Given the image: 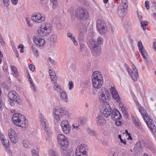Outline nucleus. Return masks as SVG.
I'll use <instances>...</instances> for the list:
<instances>
[{"label":"nucleus","mask_w":156,"mask_h":156,"mask_svg":"<svg viewBox=\"0 0 156 156\" xmlns=\"http://www.w3.org/2000/svg\"><path fill=\"white\" fill-rule=\"evenodd\" d=\"M55 83L54 88L55 90H58V89L59 88V84L58 83L56 82Z\"/></svg>","instance_id":"4d7b16f0"},{"label":"nucleus","mask_w":156,"mask_h":156,"mask_svg":"<svg viewBox=\"0 0 156 156\" xmlns=\"http://www.w3.org/2000/svg\"><path fill=\"white\" fill-rule=\"evenodd\" d=\"M49 154L50 156H55V153L52 150H50L49 151Z\"/></svg>","instance_id":"e2e57ef3"},{"label":"nucleus","mask_w":156,"mask_h":156,"mask_svg":"<svg viewBox=\"0 0 156 156\" xmlns=\"http://www.w3.org/2000/svg\"><path fill=\"white\" fill-rule=\"evenodd\" d=\"M61 127H69V124L66 120H63L61 123Z\"/></svg>","instance_id":"c9c22d12"},{"label":"nucleus","mask_w":156,"mask_h":156,"mask_svg":"<svg viewBox=\"0 0 156 156\" xmlns=\"http://www.w3.org/2000/svg\"><path fill=\"white\" fill-rule=\"evenodd\" d=\"M90 47L93 54L94 55L100 54L101 52V47L93 39L90 41Z\"/></svg>","instance_id":"1a4fd4ad"},{"label":"nucleus","mask_w":156,"mask_h":156,"mask_svg":"<svg viewBox=\"0 0 156 156\" xmlns=\"http://www.w3.org/2000/svg\"><path fill=\"white\" fill-rule=\"evenodd\" d=\"M12 121L14 124L19 127H24L28 126V122L25 117L19 113L13 115L12 117Z\"/></svg>","instance_id":"f03ea898"},{"label":"nucleus","mask_w":156,"mask_h":156,"mask_svg":"<svg viewBox=\"0 0 156 156\" xmlns=\"http://www.w3.org/2000/svg\"><path fill=\"white\" fill-rule=\"evenodd\" d=\"M95 41L97 43V44L99 45L103 43V40L101 37H99L97 39V41Z\"/></svg>","instance_id":"79ce46f5"},{"label":"nucleus","mask_w":156,"mask_h":156,"mask_svg":"<svg viewBox=\"0 0 156 156\" xmlns=\"http://www.w3.org/2000/svg\"><path fill=\"white\" fill-rule=\"evenodd\" d=\"M4 5L6 7H8L9 4V0H2Z\"/></svg>","instance_id":"864d4df0"},{"label":"nucleus","mask_w":156,"mask_h":156,"mask_svg":"<svg viewBox=\"0 0 156 156\" xmlns=\"http://www.w3.org/2000/svg\"><path fill=\"white\" fill-rule=\"evenodd\" d=\"M149 3L148 1H146L145 2V6L147 9L148 10L149 9H150V6H149Z\"/></svg>","instance_id":"13d9d810"},{"label":"nucleus","mask_w":156,"mask_h":156,"mask_svg":"<svg viewBox=\"0 0 156 156\" xmlns=\"http://www.w3.org/2000/svg\"><path fill=\"white\" fill-rule=\"evenodd\" d=\"M28 79H29V81L30 82V84L31 85L33 86V87L34 90V91H35L36 90L35 87L34 86V83L32 82V79H31V78H30V75H29V76L28 77Z\"/></svg>","instance_id":"3c124183"},{"label":"nucleus","mask_w":156,"mask_h":156,"mask_svg":"<svg viewBox=\"0 0 156 156\" xmlns=\"http://www.w3.org/2000/svg\"><path fill=\"white\" fill-rule=\"evenodd\" d=\"M11 141L14 143H16L17 142L18 140V137L17 134L14 135L13 136L9 137Z\"/></svg>","instance_id":"7c9ffc66"},{"label":"nucleus","mask_w":156,"mask_h":156,"mask_svg":"<svg viewBox=\"0 0 156 156\" xmlns=\"http://www.w3.org/2000/svg\"><path fill=\"white\" fill-rule=\"evenodd\" d=\"M110 91L113 98L117 102L120 101V98L119 95L115 88L113 87H111L109 89Z\"/></svg>","instance_id":"dca6fc26"},{"label":"nucleus","mask_w":156,"mask_h":156,"mask_svg":"<svg viewBox=\"0 0 156 156\" xmlns=\"http://www.w3.org/2000/svg\"><path fill=\"white\" fill-rule=\"evenodd\" d=\"M87 119L84 117L80 118L79 119L78 122V124H77L79 126H87Z\"/></svg>","instance_id":"393cba45"},{"label":"nucleus","mask_w":156,"mask_h":156,"mask_svg":"<svg viewBox=\"0 0 156 156\" xmlns=\"http://www.w3.org/2000/svg\"><path fill=\"white\" fill-rule=\"evenodd\" d=\"M31 48L33 53L36 55V54H38V51L36 48L35 45H32L31 47Z\"/></svg>","instance_id":"a18cd8bd"},{"label":"nucleus","mask_w":156,"mask_h":156,"mask_svg":"<svg viewBox=\"0 0 156 156\" xmlns=\"http://www.w3.org/2000/svg\"><path fill=\"white\" fill-rule=\"evenodd\" d=\"M23 144L24 147L26 148H29L32 147V144L29 140H23Z\"/></svg>","instance_id":"c756f323"},{"label":"nucleus","mask_w":156,"mask_h":156,"mask_svg":"<svg viewBox=\"0 0 156 156\" xmlns=\"http://www.w3.org/2000/svg\"><path fill=\"white\" fill-rule=\"evenodd\" d=\"M32 156H35L37 154H38V152L35 151L34 149H33L31 151Z\"/></svg>","instance_id":"774afa93"},{"label":"nucleus","mask_w":156,"mask_h":156,"mask_svg":"<svg viewBox=\"0 0 156 156\" xmlns=\"http://www.w3.org/2000/svg\"><path fill=\"white\" fill-rule=\"evenodd\" d=\"M97 28L98 32L101 34H105L107 30V28L104 22L99 20L97 21Z\"/></svg>","instance_id":"f8f14e48"},{"label":"nucleus","mask_w":156,"mask_h":156,"mask_svg":"<svg viewBox=\"0 0 156 156\" xmlns=\"http://www.w3.org/2000/svg\"><path fill=\"white\" fill-rule=\"evenodd\" d=\"M34 42L37 45L42 46L45 43V41L44 39L37 36H34L33 37Z\"/></svg>","instance_id":"6ab92c4d"},{"label":"nucleus","mask_w":156,"mask_h":156,"mask_svg":"<svg viewBox=\"0 0 156 156\" xmlns=\"http://www.w3.org/2000/svg\"><path fill=\"white\" fill-rule=\"evenodd\" d=\"M110 91L113 98L117 102L120 101V98L119 95L115 88L113 87H111L109 89Z\"/></svg>","instance_id":"f3484780"},{"label":"nucleus","mask_w":156,"mask_h":156,"mask_svg":"<svg viewBox=\"0 0 156 156\" xmlns=\"http://www.w3.org/2000/svg\"><path fill=\"white\" fill-rule=\"evenodd\" d=\"M97 124L99 126H101L105 122L104 118L102 115H99L96 118Z\"/></svg>","instance_id":"bb28decb"},{"label":"nucleus","mask_w":156,"mask_h":156,"mask_svg":"<svg viewBox=\"0 0 156 156\" xmlns=\"http://www.w3.org/2000/svg\"><path fill=\"white\" fill-rule=\"evenodd\" d=\"M127 9L121 5L119 6L117 10V13L120 16H122L124 15L126 13V10Z\"/></svg>","instance_id":"5701e85b"},{"label":"nucleus","mask_w":156,"mask_h":156,"mask_svg":"<svg viewBox=\"0 0 156 156\" xmlns=\"http://www.w3.org/2000/svg\"><path fill=\"white\" fill-rule=\"evenodd\" d=\"M11 69L12 71L13 72V76L16 77L18 76V72H17V69L16 67L15 66H11Z\"/></svg>","instance_id":"2f4dec72"},{"label":"nucleus","mask_w":156,"mask_h":156,"mask_svg":"<svg viewBox=\"0 0 156 156\" xmlns=\"http://www.w3.org/2000/svg\"><path fill=\"white\" fill-rule=\"evenodd\" d=\"M31 19L34 22L40 23L44 21L45 18L43 14L38 13L36 14L34 13V15L32 16Z\"/></svg>","instance_id":"ddd939ff"},{"label":"nucleus","mask_w":156,"mask_h":156,"mask_svg":"<svg viewBox=\"0 0 156 156\" xmlns=\"http://www.w3.org/2000/svg\"><path fill=\"white\" fill-rule=\"evenodd\" d=\"M83 33L81 31L79 34L78 38L79 40V41H83Z\"/></svg>","instance_id":"de8ad7c7"},{"label":"nucleus","mask_w":156,"mask_h":156,"mask_svg":"<svg viewBox=\"0 0 156 156\" xmlns=\"http://www.w3.org/2000/svg\"><path fill=\"white\" fill-rule=\"evenodd\" d=\"M8 135L9 137H11V136H13L14 135L16 134L14 131L11 128L9 129L8 131Z\"/></svg>","instance_id":"58836bf2"},{"label":"nucleus","mask_w":156,"mask_h":156,"mask_svg":"<svg viewBox=\"0 0 156 156\" xmlns=\"http://www.w3.org/2000/svg\"><path fill=\"white\" fill-rule=\"evenodd\" d=\"M52 27L49 23H43L37 30L38 35L41 37L48 36L51 32Z\"/></svg>","instance_id":"39448f33"},{"label":"nucleus","mask_w":156,"mask_h":156,"mask_svg":"<svg viewBox=\"0 0 156 156\" xmlns=\"http://www.w3.org/2000/svg\"><path fill=\"white\" fill-rule=\"evenodd\" d=\"M92 84L96 88H100L103 84V77L101 73L98 71H95L92 75Z\"/></svg>","instance_id":"20e7f679"},{"label":"nucleus","mask_w":156,"mask_h":156,"mask_svg":"<svg viewBox=\"0 0 156 156\" xmlns=\"http://www.w3.org/2000/svg\"><path fill=\"white\" fill-rule=\"evenodd\" d=\"M110 93L108 90L104 87H102L100 90L99 95L100 102L102 103H107L110 98Z\"/></svg>","instance_id":"423d86ee"},{"label":"nucleus","mask_w":156,"mask_h":156,"mask_svg":"<svg viewBox=\"0 0 156 156\" xmlns=\"http://www.w3.org/2000/svg\"><path fill=\"white\" fill-rule=\"evenodd\" d=\"M145 119H144V120L147 124L148 127H154L155 125L153 123V122L149 115L148 117Z\"/></svg>","instance_id":"cd10ccee"},{"label":"nucleus","mask_w":156,"mask_h":156,"mask_svg":"<svg viewBox=\"0 0 156 156\" xmlns=\"http://www.w3.org/2000/svg\"><path fill=\"white\" fill-rule=\"evenodd\" d=\"M121 5L124 7V8L127 9L128 3L127 0H122Z\"/></svg>","instance_id":"4c0bfd02"},{"label":"nucleus","mask_w":156,"mask_h":156,"mask_svg":"<svg viewBox=\"0 0 156 156\" xmlns=\"http://www.w3.org/2000/svg\"><path fill=\"white\" fill-rule=\"evenodd\" d=\"M60 99L64 102H66L68 101V96L67 93L64 91L60 93Z\"/></svg>","instance_id":"a878e982"},{"label":"nucleus","mask_w":156,"mask_h":156,"mask_svg":"<svg viewBox=\"0 0 156 156\" xmlns=\"http://www.w3.org/2000/svg\"><path fill=\"white\" fill-rule=\"evenodd\" d=\"M57 36L55 35H52L50 37L51 43L52 44H54L56 41Z\"/></svg>","instance_id":"473e14b6"},{"label":"nucleus","mask_w":156,"mask_h":156,"mask_svg":"<svg viewBox=\"0 0 156 156\" xmlns=\"http://www.w3.org/2000/svg\"><path fill=\"white\" fill-rule=\"evenodd\" d=\"M51 79L53 83H55L57 82V76L56 75H51Z\"/></svg>","instance_id":"ea45409f"},{"label":"nucleus","mask_w":156,"mask_h":156,"mask_svg":"<svg viewBox=\"0 0 156 156\" xmlns=\"http://www.w3.org/2000/svg\"><path fill=\"white\" fill-rule=\"evenodd\" d=\"M20 48H21V49L20 50V52L21 53H23L24 51V46L21 44H20L18 46V48L19 49Z\"/></svg>","instance_id":"5fc2aeb1"},{"label":"nucleus","mask_w":156,"mask_h":156,"mask_svg":"<svg viewBox=\"0 0 156 156\" xmlns=\"http://www.w3.org/2000/svg\"><path fill=\"white\" fill-rule=\"evenodd\" d=\"M39 117L41 122L42 121H46V118H45L43 115L42 114L40 113V114Z\"/></svg>","instance_id":"603ef678"},{"label":"nucleus","mask_w":156,"mask_h":156,"mask_svg":"<svg viewBox=\"0 0 156 156\" xmlns=\"http://www.w3.org/2000/svg\"><path fill=\"white\" fill-rule=\"evenodd\" d=\"M101 113L106 117H109L112 112V109L108 104L103 105L100 110Z\"/></svg>","instance_id":"9b49d317"},{"label":"nucleus","mask_w":156,"mask_h":156,"mask_svg":"<svg viewBox=\"0 0 156 156\" xmlns=\"http://www.w3.org/2000/svg\"><path fill=\"white\" fill-rule=\"evenodd\" d=\"M130 25V24L129 22H126L124 25V27L126 30H128Z\"/></svg>","instance_id":"37998d69"},{"label":"nucleus","mask_w":156,"mask_h":156,"mask_svg":"<svg viewBox=\"0 0 156 156\" xmlns=\"http://www.w3.org/2000/svg\"><path fill=\"white\" fill-rule=\"evenodd\" d=\"M87 149L85 144L79 145L76 148L75 155L76 156H87Z\"/></svg>","instance_id":"9d476101"},{"label":"nucleus","mask_w":156,"mask_h":156,"mask_svg":"<svg viewBox=\"0 0 156 156\" xmlns=\"http://www.w3.org/2000/svg\"><path fill=\"white\" fill-rule=\"evenodd\" d=\"M44 130L46 131V134L48 136H49V134H50L51 133V131L50 127H44Z\"/></svg>","instance_id":"49530a36"},{"label":"nucleus","mask_w":156,"mask_h":156,"mask_svg":"<svg viewBox=\"0 0 156 156\" xmlns=\"http://www.w3.org/2000/svg\"><path fill=\"white\" fill-rule=\"evenodd\" d=\"M110 91L113 98L117 102L120 101V98L119 95L115 88L113 87H111L109 89Z\"/></svg>","instance_id":"2eb2a0df"},{"label":"nucleus","mask_w":156,"mask_h":156,"mask_svg":"<svg viewBox=\"0 0 156 156\" xmlns=\"http://www.w3.org/2000/svg\"><path fill=\"white\" fill-rule=\"evenodd\" d=\"M135 148L137 150L140 151L142 149L143 147L141 144V142H138L136 144Z\"/></svg>","instance_id":"f704fd0d"},{"label":"nucleus","mask_w":156,"mask_h":156,"mask_svg":"<svg viewBox=\"0 0 156 156\" xmlns=\"http://www.w3.org/2000/svg\"><path fill=\"white\" fill-rule=\"evenodd\" d=\"M131 64L132 65V69L134 72H137V70L136 69L135 66L132 62H131Z\"/></svg>","instance_id":"0e129e2a"},{"label":"nucleus","mask_w":156,"mask_h":156,"mask_svg":"<svg viewBox=\"0 0 156 156\" xmlns=\"http://www.w3.org/2000/svg\"><path fill=\"white\" fill-rule=\"evenodd\" d=\"M8 96L9 99L18 104H20L21 100L20 99L19 97L17 96V94L14 91H11L9 92Z\"/></svg>","instance_id":"4468645a"},{"label":"nucleus","mask_w":156,"mask_h":156,"mask_svg":"<svg viewBox=\"0 0 156 156\" xmlns=\"http://www.w3.org/2000/svg\"><path fill=\"white\" fill-rule=\"evenodd\" d=\"M111 116L114 120L120 119L122 118L120 113L118 110L116 109H114L112 112Z\"/></svg>","instance_id":"412c9836"},{"label":"nucleus","mask_w":156,"mask_h":156,"mask_svg":"<svg viewBox=\"0 0 156 156\" xmlns=\"http://www.w3.org/2000/svg\"><path fill=\"white\" fill-rule=\"evenodd\" d=\"M29 67L31 70L34 71L35 69V66L32 64L30 65Z\"/></svg>","instance_id":"052dcab7"},{"label":"nucleus","mask_w":156,"mask_h":156,"mask_svg":"<svg viewBox=\"0 0 156 156\" xmlns=\"http://www.w3.org/2000/svg\"><path fill=\"white\" fill-rule=\"evenodd\" d=\"M115 124L117 126H120L122 123L118 119H116Z\"/></svg>","instance_id":"69168bd1"},{"label":"nucleus","mask_w":156,"mask_h":156,"mask_svg":"<svg viewBox=\"0 0 156 156\" xmlns=\"http://www.w3.org/2000/svg\"><path fill=\"white\" fill-rule=\"evenodd\" d=\"M71 127H62L64 133L66 134H68L71 130Z\"/></svg>","instance_id":"e433bc0d"},{"label":"nucleus","mask_w":156,"mask_h":156,"mask_svg":"<svg viewBox=\"0 0 156 156\" xmlns=\"http://www.w3.org/2000/svg\"><path fill=\"white\" fill-rule=\"evenodd\" d=\"M149 128L152 133H156V127H149Z\"/></svg>","instance_id":"338daca9"},{"label":"nucleus","mask_w":156,"mask_h":156,"mask_svg":"<svg viewBox=\"0 0 156 156\" xmlns=\"http://www.w3.org/2000/svg\"><path fill=\"white\" fill-rule=\"evenodd\" d=\"M137 14L138 15L139 21L140 22V24L141 25V27L143 28V30H145L146 29V26L148 25V22L147 21H146L144 22L142 21L143 20L142 16L139 15V12H137Z\"/></svg>","instance_id":"b1692460"},{"label":"nucleus","mask_w":156,"mask_h":156,"mask_svg":"<svg viewBox=\"0 0 156 156\" xmlns=\"http://www.w3.org/2000/svg\"><path fill=\"white\" fill-rule=\"evenodd\" d=\"M80 41V49L82 50V49L84 48V44L83 43V41Z\"/></svg>","instance_id":"bf43d9fd"},{"label":"nucleus","mask_w":156,"mask_h":156,"mask_svg":"<svg viewBox=\"0 0 156 156\" xmlns=\"http://www.w3.org/2000/svg\"><path fill=\"white\" fill-rule=\"evenodd\" d=\"M41 125L43 127H47L48 126V123L46 120V121H42L41 122Z\"/></svg>","instance_id":"8fccbe9b"},{"label":"nucleus","mask_w":156,"mask_h":156,"mask_svg":"<svg viewBox=\"0 0 156 156\" xmlns=\"http://www.w3.org/2000/svg\"><path fill=\"white\" fill-rule=\"evenodd\" d=\"M54 117L55 119L54 122L56 126L59 125L58 122L60 119L65 115H67L68 112L64 107L56 106L53 109Z\"/></svg>","instance_id":"7ed1b4c3"},{"label":"nucleus","mask_w":156,"mask_h":156,"mask_svg":"<svg viewBox=\"0 0 156 156\" xmlns=\"http://www.w3.org/2000/svg\"><path fill=\"white\" fill-rule=\"evenodd\" d=\"M120 106H121V105L122 106V107H121L122 108V112L123 114V115H125V114H127L128 113V112L126 111V110L125 109V108H124V106H123L122 105V104H120Z\"/></svg>","instance_id":"6e6d98bb"},{"label":"nucleus","mask_w":156,"mask_h":156,"mask_svg":"<svg viewBox=\"0 0 156 156\" xmlns=\"http://www.w3.org/2000/svg\"><path fill=\"white\" fill-rule=\"evenodd\" d=\"M51 2L53 4L52 8L55 9L57 6V0H51Z\"/></svg>","instance_id":"a19ab883"},{"label":"nucleus","mask_w":156,"mask_h":156,"mask_svg":"<svg viewBox=\"0 0 156 156\" xmlns=\"http://www.w3.org/2000/svg\"><path fill=\"white\" fill-rule=\"evenodd\" d=\"M139 110L141 114L142 115L144 119H146L145 118L148 117V115L147 114V111L144 109L143 107H140L139 108Z\"/></svg>","instance_id":"c85d7f7f"},{"label":"nucleus","mask_w":156,"mask_h":156,"mask_svg":"<svg viewBox=\"0 0 156 156\" xmlns=\"http://www.w3.org/2000/svg\"><path fill=\"white\" fill-rule=\"evenodd\" d=\"M138 46L139 51L144 58L147 59V54L143 46L141 41L138 42Z\"/></svg>","instance_id":"a211bd4d"},{"label":"nucleus","mask_w":156,"mask_h":156,"mask_svg":"<svg viewBox=\"0 0 156 156\" xmlns=\"http://www.w3.org/2000/svg\"><path fill=\"white\" fill-rule=\"evenodd\" d=\"M2 143L5 148L6 151L8 153H11V151L10 148V144L8 140H4L3 141H2Z\"/></svg>","instance_id":"4be33fe9"},{"label":"nucleus","mask_w":156,"mask_h":156,"mask_svg":"<svg viewBox=\"0 0 156 156\" xmlns=\"http://www.w3.org/2000/svg\"><path fill=\"white\" fill-rule=\"evenodd\" d=\"M76 17L79 20L86 19L88 17L89 13L87 9L83 7L79 6L75 11Z\"/></svg>","instance_id":"0eeeda50"},{"label":"nucleus","mask_w":156,"mask_h":156,"mask_svg":"<svg viewBox=\"0 0 156 156\" xmlns=\"http://www.w3.org/2000/svg\"><path fill=\"white\" fill-rule=\"evenodd\" d=\"M90 47L93 54L94 55L100 54L101 52V47L93 39L90 41Z\"/></svg>","instance_id":"6e6552de"},{"label":"nucleus","mask_w":156,"mask_h":156,"mask_svg":"<svg viewBox=\"0 0 156 156\" xmlns=\"http://www.w3.org/2000/svg\"><path fill=\"white\" fill-rule=\"evenodd\" d=\"M87 130V133L90 135L94 136H96L97 134L95 131L94 130H92L89 127L88 128Z\"/></svg>","instance_id":"72a5a7b5"},{"label":"nucleus","mask_w":156,"mask_h":156,"mask_svg":"<svg viewBox=\"0 0 156 156\" xmlns=\"http://www.w3.org/2000/svg\"><path fill=\"white\" fill-rule=\"evenodd\" d=\"M133 122H134L135 125L137 126V127L141 126L140 123V122L139 121L138 119H133Z\"/></svg>","instance_id":"c03bdc74"},{"label":"nucleus","mask_w":156,"mask_h":156,"mask_svg":"<svg viewBox=\"0 0 156 156\" xmlns=\"http://www.w3.org/2000/svg\"><path fill=\"white\" fill-rule=\"evenodd\" d=\"M57 140L58 144L61 149L64 151L62 153V156H71V152L68 151L69 152L66 154L64 152V151L66 150L69 145V142L63 134H59L58 136Z\"/></svg>","instance_id":"f257e3e1"},{"label":"nucleus","mask_w":156,"mask_h":156,"mask_svg":"<svg viewBox=\"0 0 156 156\" xmlns=\"http://www.w3.org/2000/svg\"><path fill=\"white\" fill-rule=\"evenodd\" d=\"M126 69L128 73L130 75V77L133 81H136L139 76L138 71H137V72H134L133 70H132L129 68Z\"/></svg>","instance_id":"aec40b11"},{"label":"nucleus","mask_w":156,"mask_h":156,"mask_svg":"<svg viewBox=\"0 0 156 156\" xmlns=\"http://www.w3.org/2000/svg\"><path fill=\"white\" fill-rule=\"evenodd\" d=\"M118 138L120 140V142L123 143L124 144H126V142L125 141V140H123L122 138H121V136L120 135H119L118 136Z\"/></svg>","instance_id":"680f3d73"},{"label":"nucleus","mask_w":156,"mask_h":156,"mask_svg":"<svg viewBox=\"0 0 156 156\" xmlns=\"http://www.w3.org/2000/svg\"><path fill=\"white\" fill-rule=\"evenodd\" d=\"M68 85L69 87V89L70 90H71L73 88L74 84L72 81H69Z\"/></svg>","instance_id":"09e8293b"}]
</instances>
